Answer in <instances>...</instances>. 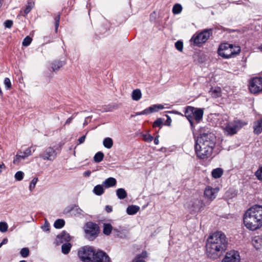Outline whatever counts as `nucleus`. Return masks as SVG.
I'll list each match as a JSON object with an SVG mask.
<instances>
[{"mask_svg": "<svg viewBox=\"0 0 262 262\" xmlns=\"http://www.w3.org/2000/svg\"><path fill=\"white\" fill-rule=\"evenodd\" d=\"M228 242L226 235L221 231H216L210 235L206 244L207 256L212 259H216L227 248Z\"/></svg>", "mask_w": 262, "mask_h": 262, "instance_id": "1", "label": "nucleus"}, {"mask_svg": "<svg viewBox=\"0 0 262 262\" xmlns=\"http://www.w3.org/2000/svg\"><path fill=\"white\" fill-rule=\"evenodd\" d=\"M245 226L250 230L254 231L262 226V206L254 205L245 213L243 217Z\"/></svg>", "mask_w": 262, "mask_h": 262, "instance_id": "2", "label": "nucleus"}, {"mask_svg": "<svg viewBox=\"0 0 262 262\" xmlns=\"http://www.w3.org/2000/svg\"><path fill=\"white\" fill-rule=\"evenodd\" d=\"M78 255L83 262H111L105 252L101 250L96 251L92 247H83L78 251Z\"/></svg>", "mask_w": 262, "mask_h": 262, "instance_id": "3", "label": "nucleus"}, {"mask_svg": "<svg viewBox=\"0 0 262 262\" xmlns=\"http://www.w3.org/2000/svg\"><path fill=\"white\" fill-rule=\"evenodd\" d=\"M195 141L198 143L206 145V146L213 150L216 143V137L215 135L205 129H201L200 131L199 136Z\"/></svg>", "mask_w": 262, "mask_h": 262, "instance_id": "4", "label": "nucleus"}, {"mask_svg": "<svg viewBox=\"0 0 262 262\" xmlns=\"http://www.w3.org/2000/svg\"><path fill=\"white\" fill-rule=\"evenodd\" d=\"M212 29H205L200 33L194 34L191 38V40L193 42V45L200 47L209 39L212 34Z\"/></svg>", "mask_w": 262, "mask_h": 262, "instance_id": "5", "label": "nucleus"}, {"mask_svg": "<svg viewBox=\"0 0 262 262\" xmlns=\"http://www.w3.org/2000/svg\"><path fill=\"white\" fill-rule=\"evenodd\" d=\"M194 149L197 157L201 159L208 158L213 151V150L207 147L206 145L198 143L196 141H195Z\"/></svg>", "mask_w": 262, "mask_h": 262, "instance_id": "6", "label": "nucleus"}, {"mask_svg": "<svg viewBox=\"0 0 262 262\" xmlns=\"http://www.w3.org/2000/svg\"><path fill=\"white\" fill-rule=\"evenodd\" d=\"M85 234L86 238L93 241L97 237L99 233L98 225L93 222H88L85 224Z\"/></svg>", "mask_w": 262, "mask_h": 262, "instance_id": "7", "label": "nucleus"}, {"mask_svg": "<svg viewBox=\"0 0 262 262\" xmlns=\"http://www.w3.org/2000/svg\"><path fill=\"white\" fill-rule=\"evenodd\" d=\"M246 124L245 123L241 120L236 119L232 122L227 123L225 128V132L228 135H233L235 134L237 130L241 128Z\"/></svg>", "mask_w": 262, "mask_h": 262, "instance_id": "8", "label": "nucleus"}, {"mask_svg": "<svg viewBox=\"0 0 262 262\" xmlns=\"http://www.w3.org/2000/svg\"><path fill=\"white\" fill-rule=\"evenodd\" d=\"M249 90L253 94H257L262 91V78H253L249 83Z\"/></svg>", "mask_w": 262, "mask_h": 262, "instance_id": "9", "label": "nucleus"}, {"mask_svg": "<svg viewBox=\"0 0 262 262\" xmlns=\"http://www.w3.org/2000/svg\"><path fill=\"white\" fill-rule=\"evenodd\" d=\"M57 153L53 147H48L39 155V157L44 160L53 161L57 157Z\"/></svg>", "mask_w": 262, "mask_h": 262, "instance_id": "10", "label": "nucleus"}, {"mask_svg": "<svg viewBox=\"0 0 262 262\" xmlns=\"http://www.w3.org/2000/svg\"><path fill=\"white\" fill-rule=\"evenodd\" d=\"M241 256L238 251L232 250L226 253L222 262H240Z\"/></svg>", "mask_w": 262, "mask_h": 262, "instance_id": "11", "label": "nucleus"}, {"mask_svg": "<svg viewBox=\"0 0 262 262\" xmlns=\"http://www.w3.org/2000/svg\"><path fill=\"white\" fill-rule=\"evenodd\" d=\"M193 110H194V107H193L191 106H187L185 107V111H184V116H185L186 118L187 119V120L189 121L191 127H193ZM170 113H174L177 115H181L182 116H184V115L181 113L176 111H172V112H170Z\"/></svg>", "mask_w": 262, "mask_h": 262, "instance_id": "12", "label": "nucleus"}, {"mask_svg": "<svg viewBox=\"0 0 262 262\" xmlns=\"http://www.w3.org/2000/svg\"><path fill=\"white\" fill-rule=\"evenodd\" d=\"M204 206L203 201L198 199H192L189 204L191 213L199 212Z\"/></svg>", "mask_w": 262, "mask_h": 262, "instance_id": "13", "label": "nucleus"}, {"mask_svg": "<svg viewBox=\"0 0 262 262\" xmlns=\"http://www.w3.org/2000/svg\"><path fill=\"white\" fill-rule=\"evenodd\" d=\"M219 189L217 188H213L210 186H207L204 192V195L206 199H207L209 203L212 201L216 197V193L219 191Z\"/></svg>", "mask_w": 262, "mask_h": 262, "instance_id": "14", "label": "nucleus"}, {"mask_svg": "<svg viewBox=\"0 0 262 262\" xmlns=\"http://www.w3.org/2000/svg\"><path fill=\"white\" fill-rule=\"evenodd\" d=\"M203 109L194 107L193 113V120H195L197 123L200 122L203 118Z\"/></svg>", "mask_w": 262, "mask_h": 262, "instance_id": "15", "label": "nucleus"}, {"mask_svg": "<svg viewBox=\"0 0 262 262\" xmlns=\"http://www.w3.org/2000/svg\"><path fill=\"white\" fill-rule=\"evenodd\" d=\"M57 238L59 240L57 241L58 242L62 243L64 242H70L71 237L66 231H63L60 234L57 236Z\"/></svg>", "mask_w": 262, "mask_h": 262, "instance_id": "16", "label": "nucleus"}, {"mask_svg": "<svg viewBox=\"0 0 262 262\" xmlns=\"http://www.w3.org/2000/svg\"><path fill=\"white\" fill-rule=\"evenodd\" d=\"M116 184L117 181L116 179L113 177H110L103 182L102 185L105 188H108L116 186Z\"/></svg>", "mask_w": 262, "mask_h": 262, "instance_id": "17", "label": "nucleus"}, {"mask_svg": "<svg viewBox=\"0 0 262 262\" xmlns=\"http://www.w3.org/2000/svg\"><path fill=\"white\" fill-rule=\"evenodd\" d=\"M252 245L256 249L262 247V236L257 235L254 236L252 240Z\"/></svg>", "mask_w": 262, "mask_h": 262, "instance_id": "18", "label": "nucleus"}, {"mask_svg": "<svg viewBox=\"0 0 262 262\" xmlns=\"http://www.w3.org/2000/svg\"><path fill=\"white\" fill-rule=\"evenodd\" d=\"M140 210V207L136 205L128 206L126 209V212L129 215L135 214Z\"/></svg>", "mask_w": 262, "mask_h": 262, "instance_id": "19", "label": "nucleus"}, {"mask_svg": "<svg viewBox=\"0 0 262 262\" xmlns=\"http://www.w3.org/2000/svg\"><path fill=\"white\" fill-rule=\"evenodd\" d=\"M65 64L64 61H60V60H54L52 63V68L53 71H56L58 70L60 68L63 67Z\"/></svg>", "mask_w": 262, "mask_h": 262, "instance_id": "20", "label": "nucleus"}, {"mask_svg": "<svg viewBox=\"0 0 262 262\" xmlns=\"http://www.w3.org/2000/svg\"><path fill=\"white\" fill-rule=\"evenodd\" d=\"M255 134L258 135L262 132V119L259 120L255 123L253 127Z\"/></svg>", "mask_w": 262, "mask_h": 262, "instance_id": "21", "label": "nucleus"}, {"mask_svg": "<svg viewBox=\"0 0 262 262\" xmlns=\"http://www.w3.org/2000/svg\"><path fill=\"white\" fill-rule=\"evenodd\" d=\"M223 174V170L221 168H216L214 169L211 172L213 178L218 179L222 177Z\"/></svg>", "mask_w": 262, "mask_h": 262, "instance_id": "22", "label": "nucleus"}, {"mask_svg": "<svg viewBox=\"0 0 262 262\" xmlns=\"http://www.w3.org/2000/svg\"><path fill=\"white\" fill-rule=\"evenodd\" d=\"M93 192L97 195H101L104 192L103 186L102 185H97L93 189Z\"/></svg>", "mask_w": 262, "mask_h": 262, "instance_id": "23", "label": "nucleus"}, {"mask_svg": "<svg viewBox=\"0 0 262 262\" xmlns=\"http://www.w3.org/2000/svg\"><path fill=\"white\" fill-rule=\"evenodd\" d=\"M113 227L110 223L103 224V233L106 235H109L113 231Z\"/></svg>", "mask_w": 262, "mask_h": 262, "instance_id": "24", "label": "nucleus"}, {"mask_svg": "<svg viewBox=\"0 0 262 262\" xmlns=\"http://www.w3.org/2000/svg\"><path fill=\"white\" fill-rule=\"evenodd\" d=\"M142 96L141 91L140 89H136L132 92V98L135 101L139 100Z\"/></svg>", "mask_w": 262, "mask_h": 262, "instance_id": "25", "label": "nucleus"}, {"mask_svg": "<svg viewBox=\"0 0 262 262\" xmlns=\"http://www.w3.org/2000/svg\"><path fill=\"white\" fill-rule=\"evenodd\" d=\"M71 247L72 245L69 242H66V243L63 244L61 246L62 252L64 254H68L70 251Z\"/></svg>", "mask_w": 262, "mask_h": 262, "instance_id": "26", "label": "nucleus"}, {"mask_svg": "<svg viewBox=\"0 0 262 262\" xmlns=\"http://www.w3.org/2000/svg\"><path fill=\"white\" fill-rule=\"evenodd\" d=\"M209 93L214 98H218L221 96V90L220 88H217L214 89L212 88L209 91Z\"/></svg>", "mask_w": 262, "mask_h": 262, "instance_id": "27", "label": "nucleus"}, {"mask_svg": "<svg viewBox=\"0 0 262 262\" xmlns=\"http://www.w3.org/2000/svg\"><path fill=\"white\" fill-rule=\"evenodd\" d=\"M147 257L146 251H143L140 254L138 255L134 260L135 262H145L144 259Z\"/></svg>", "mask_w": 262, "mask_h": 262, "instance_id": "28", "label": "nucleus"}, {"mask_svg": "<svg viewBox=\"0 0 262 262\" xmlns=\"http://www.w3.org/2000/svg\"><path fill=\"white\" fill-rule=\"evenodd\" d=\"M103 144L105 148L110 149L113 145V139L110 137L105 138L103 140Z\"/></svg>", "mask_w": 262, "mask_h": 262, "instance_id": "29", "label": "nucleus"}, {"mask_svg": "<svg viewBox=\"0 0 262 262\" xmlns=\"http://www.w3.org/2000/svg\"><path fill=\"white\" fill-rule=\"evenodd\" d=\"M116 194L120 200L125 199L127 196V193L124 189L119 188L116 190Z\"/></svg>", "mask_w": 262, "mask_h": 262, "instance_id": "30", "label": "nucleus"}, {"mask_svg": "<svg viewBox=\"0 0 262 262\" xmlns=\"http://www.w3.org/2000/svg\"><path fill=\"white\" fill-rule=\"evenodd\" d=\"M230 43H224L220 45L218 49V54L220 55L221 52H224L226 50L230 48Z\"/></svg>", "mask_w": 262, "mask_h": 262, "instance_id": "31", "label": "nucleus"}, {"mask_svg": "<svg viewBox=\"0 0 262 262\" xmlns=\"http://www.w3.org/2000/svg\"><path fill=\"white\" fill-rule=\"evenodd\" d=\"M231 52H233V57L238 55L241 52V48L239 46L231 44Z\"/></svg>", "mask_w": 262, "mask_h": 262, "instance_id": "32", "label": "nucleus"}, {"mask_svg": "<svg viewBox=\"0 0 262 262\" xmlns=\"http://www.w3.org/2000/svg\"><path fill=\"white\" fill-rule=\"evenodd\" d=\"M149 107L151 113H152L154 112H157L159 110L163 109L164 106L162 104H155L149 106Z\"/></svg>", "mask_w": 262, "mask_h": 262, "instance_id": "33", "label": "nucleus"}, {"mask_svg": "<svg viewBox=\"0 0 262 262\" xmlns=\"http://www.w3.org/2000/svg\"><path fill=\"white\" fill-rule=\"evenodd\" d=\"M220 56L223 57L224 58H230L233 57V52H231V49L229 48L224 51V52H221V54H220Z\"/></svg>", "mask_w": 262, "mask_h": 262, "instance_id": "34", "label": "nucleus"}, {"mask_svg": "<svg viewBox=\"0 0 262 262\" xmlns=\"http://www.w3.org/2000/svg\"><path fill=\"white\" fill-rule=\"evenodd\" d=\"M104 158V154L101 151L97 152L94 157V160L96 163H99L102 161Z\"/></svg>", "mask_w": 262, "mask_h": 262, "instance_id": "35", "label": "nucleus"}, {"mask_svg": "<svg viewBox=\"0 0 262 262\" xmlns=\"http://www.w3.org/2000/svg\"><path fill=\"white\" fill-rule=\"evenodd\" d=\"M65 222L63 219H57L54 224V226L56 229L61 228L64 226Z\"/></svg>", "mask_w": 262, "mask_h": 262, "instance_id": "36", "label": "nucleus"}, {"mask_svg": "<svg viewBox=\"0 0 262 262\" xmlns=\"http://www.w3.org/2000/svg\"><path fill=\"white\" fill-rule=\"evenodd\" d=\"M182 10V7L179 4H175L172 8V12L174 14H178L180 13Z\"/></svg>", "mask_w": 262, "mask_h": 262, "instance_id": "37", "label": "nucleus"}, {"mask_svg": "<svg viewBox=\"0 0 262 262\" xmlns=\"http://www.w3.org/2000/svg\"><path fill=\"white\" fill-rule=\"evenodd\" d=\"M24 155H25L24 152L19 151V154H17L16 155V157L13 160V163L14 164H16V163H18L19 158L25 159L27 157H25Z\"/></svg>", "mask_w": 262, "mask_h": 262, "instance_id": "38", "label": "nucleus"}, {"mask_svg": "<svg viewBox=\"0 0 262 262\" xmlns=\"http://www.w3.org/2000/svg\"><path fill=\"white\" fill-rule=\"evenodd\" d=\"M30 251L28 248H23L20 251V254L23 257L26 258L29 255Z\"/></svg>", "mask_w": 262, "mask_h": 262, "instance_id": "39", "label": "nucleus"}, {"mask_svg": "<svg viewBox=\"0 0 262 262\" xmlns=\"http://www.w3.org/2000/svg\"><path fill=\"white\" fill-rule=\"evenodd\" d=\"M32 40V38L30 36H26L23 40V46L25 47L28 46L31 43Z\"/></svg>", "mask_w": 262, "mask_h": 262, "instance_id": "40", "label": "nucleus"}, {"mask_svg": "<svg viewBox=\"0 0 262 262\" xmlns=\"http://www.w3.org/2000/svg\"><path fill=\"white\" fill-rule=\"evenodd\" d=\"M24 173L22 171H18L16 172V173L15 174V179L17 181H21L23 180L24 178Z\"/></svg>", "mask_w": 262, "mask_h": 262, "instance_id": "41", "label": "nucleus"}, {"mask_svg": "<svg viewBox=\"0 0 262 262\" xmlns=\"http://www.w3.org/2000/svg\"><path fill=\"white\" fill-rule=\"evenodd\" d=\"M8 230V225L6 222H0V231L5 232Z\"/></svg>", "mask_w": 262, "mask_h": 262, "instance_id": "42", "label": "nucleus"}, {"mask_svg": "<svg viewBox=\"0 0 262 262\" xmlns=\"http://www.w3.org/2000/svg\"><path fill=\"white\" fill-rule=\"evenodd\" d=\"M37 181L38 178L36 177L33 178V180L31 181L29 186V189L31 191H32L34 189L35 185L37 182Z\"/></svg>", "mask_w": 262, "mask_h": 262, "instance_id": "43", "label": "nucleus"}, {"mask_svg": "<svg viewBox=\"0 0 262 262\" xmlns=\"http://www.w3.org/2000/svg\"><path fill=\"white\" fill-rule=\"evenodd\" d=\"M163 119L162 118H158L153 123V127H160L163 124Z\"/></svg>", "mask_w": 262, "mask_h": 262, "instance_id": "44", "label": "nucleus"}, {"mask_svg": "<svg viewBox=\"0 0 262 262\" xmlns=\"http://www.w3.org/2000/svg\"><path fill=\"white\" fill-rule=\"evenodd\" d=\"M60 14H58L54 18L55 20V32H57L58 30V28L59 25V21H60Z\"/></svg>", "mask_w": 262, "mask_h": 262, "instance_id": "45", "label": "nucleus"}, {"mask_svg": "<svg viewBox=\"0 0 262 262\" xmlns=\"http://www.w3.org/2000/svg\"><path fill=\"white\" fill-rule=\"evenodd\" d=\"M175 47L179 51H182L183 48V43L181 41H177L175 43Z\"/></svg>", "mask_w": 262, "mask_h": 262, "instance_id": "46", "label": "nucleus"}, {"mask_svg": "<svg viewBox=\"0 0 262 262\" xmlns=\"http://www.w3.org/2000/svg\"><path fill=\"white\" fill-rule=\"evenodd\" d=\"M255 176L258 180H262V166L255 172Z\"/></svg>", "mask_w": 262, "mask_h": 262, "instance_id": "47", "label": "nucleus"}, {"mask_svg": "<svg viewBox=\"0 0 262 262\" xmlns=\"http://www.w3.org/2000/svg\"><path fill=\"white\" fill-rule=\"evenodd\" d=\"M149 114H151V112L149 110V107H148L141 112H137L136 113V116L147 115Z\"/></svg>", "mask_w": 262, "mask_h": 262, "instance_id": "48", "label": "nucleus"}, {"mask_svg": "<svg viewBox=\"0 0 262 262\" xmlns=\"http://www.w3.org/2000/svg\"><path fill=\"white\" fill-rule=\"evenodd\" d=\"M4 84L6 88L9 90L11 88V83L9 78H5L4 80Z\"/></svg>", "mask_w": 262, "mask_h": 262, "instance_id": "49", "label": "nucleus"}, {"mask_svg": "<svg viewBox=\"0 0 262 262\" xmlns=\"http://www.w3.org/2000/svg\"><path fill=\"white\" fill-rule=\"evenodd\" d=\"M13 22L12 20L8 19L4 22V26L6 28H11L13 25Z\"/></svg>", "mask_w": 262, "mask_h": 262, "instance_id": "50", "label": "nucleus"}, {"mask_svg": "<svg viewBox=\"0 0 262 262\" xmlns=\"http://www.w3.org/2000/svg\"><path fill=\"white\" fill-rule=\"evenodd\" d=\"M50 224L46 220L45 223L43 226H41V228L45 231H48L49 230Z\"/></svg>", "mask_w": 262, "mask_h": 262, "instance_id": "51", "label": "nucleus"}, {"mask_svg": "<svg viewBox=\"0 0 262 262\" xmlns=\"http://www.w3.org/2000/svg\"><path fill=\"white\" fill-rule=\"evenodd\" d=\"M153 139V137L150 135H146L144 136V140L146 142H150Z\"/></svg>", "mask_w": 262, "mask_h": 262, "instance_id": "52", "label": "nucleus"}, {"mask_svg": "<svg viewBox=\"0 0 262 262\" xmlns=\"http://www.w3.org/2000/svg\"><path fill=\"white\" fill-rule=\"evenodd\" d=\"M32 147H28L24 152V156L25 157H29L31 155L32 151H31Z\"/></svg>", "mask_w": 262, "mask_h": 262, "instance_id": "53", "label": "nucleus"}, {"mask_svg": "<svg viewBox=\"0 0 262 262\" xmlns=\"http://www.w3.org/2000/svg\"><path fill=\"white\" fill-rule=\"evenodd\" d=\"M113 233L115 234V235L117 237H121L120 236V232L119 230L116 228H114L113 229Z\"/></svg>", "mask_w": 262, "mask_h": 262, "instance_id": "54", "label": "nucleus"}, {"mask_svg": "<svg viewBox=\"0 0 262 262\" xmlns=\"http://www.w3.org/2000/svg\"><path fill=\"white\" fill-rule=\"evenodd\" d=\"M31 9H32L31 6H30V5L27 6V7L24 11L25 13L26 14H28L31 11Z\"/></svg>", "mask_w": 262, "mask_h": 262, "instance_id": "55", "label": "nucleus"}, {"mask_svg": "<svg viewBox=\"0 0 262 262\" xmlns=\"http://www.w3.org/2000/svg\"><path fill=\"white\" fill-rule=\"evenodd\" d=\"M105 211L107 212V213H110L112 211H113V208L110 205H106L105 206Z\"/></svg>", "mask_w": 262, "mask_h": 262, "instance_id": "56", "label": "nucleus"}, {"mask_svg": "<svg viewBox=\"0 0 262 262\" xmlns=\"http://www.w3.org/2000/svg\"><path fill=\"white\" fill-rule=\"evenodd\" d=\"M85 137H86V136L83 135L82 137H81L80 138H79L78 139L79 144L83 143L85 141Z\"/></svg>", "mask_w": 262, "mask_h": 262, "instance_id": "57", "label": "nucleus"}, {"mask_svg": "<svg viewBox=\"0 0 262 262\" xmlns=\"http://www.w3.org/2000/svg\"><path fill=\"white\" fill-rule=\"evenodd\" d=\"M91 117H87L85 118L84 122L83 123V125L85 126L88 124L89 122L91 121Z\"/></svg>", "mask_w": 262, "mask_h": 262, "instance_id": "58", "label": "nucleus"}, {"mask_svg": "<svg viewBox=\"0 0 262 262\" xmlns=\"http://www.w3.org/2000/svg\"><path fill=\"white\" fill-rule=\"evenodd\" d=\"M6 169V166L4 163L0 164V174L3 171V170Z\"/></svg>", "mask_w": 262, "mask_h": 262, "instance_id": "59", "label": "nucleus"}, {"mask_svg": "<svg viewBox=\"0 0 262 262\" xmlns=\"http://www.w3.org/2000/svg\"><path fill=\"white\" fill-rule=\"evenodd\" d=\"M166 116L167 117V120H166L167 125H170V124L171 122V119L169 116H168L167 115H166Z\"/></svg>", "mask_w": 262, "mask_h": 262, "instance_id": "60", "label": "nucleus"}, {"mask_svg": "<svg viewBox=\"0 0 262 262\" xmlns=\"http://www.w3.org/2000/svg\"><path fill=\"white\" fill-rule=\"evenodd\" d=\"M73 117H71L69 118L67 120V121H66L65 124H70V123L71 122V121H72V120H73Z\"/></svg>", "mask_w": 262, "mask_h": 262, "instance_id": "61", "label": "nucleus"}, {"mask_svg": "<svg viewBox=\"0 0 262 262\" xmlns=\"http://www.w3.org/2000/svg\"><path fill=\"white\" fill-rule=\"evenodd\" d=\"M154 143L155 144L157 145L159 143V139H158V137H156L155 139H154Z\"/></svg>", "mask_w": 262, "mask_h": 262, "instance_id": "62", "label": "nucleus"}, {"mask_svg": "<svg viewBox=\"0 0 262 262\" xmlns=\"http://www.w3.org/2000/svg\"><path fill=\"white\" fill-rule=\"evenodd\" d=\"M91 173V172L90 171H86L84 172V175L88 177H89Z\"/></svg>", "mask_w": 262, "mask_h": 262, "instance_id": "63", "label": "nucleus"}, {"mask_svg": "<svg viewBox=\"0 0 262 262\" xmlns=\"http://www.w3.org/2000/svg\"><path fill=\"white\" fill-rule=\"evenodd\" d=\"M8 242V239L7 238H4L3 239V241L2 242V244H6Z\"/></svg>", "mask_w": 262, "mask_h": 262, "instance_id": "64", "label": "nucleus"}]
</instances>
